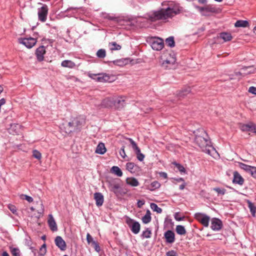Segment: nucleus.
<instances>
[{"mask_svg": "<svg viewBox=\"0 0 256 256\" xmlns=\"http://www.w3.org/2000/svg\"><path fill=\"white\" fill-rule=\"evenodd\" d=\"M86 240L88 244L92 243V244L93 242H95L94 240L92 237L90 236L89 233H88L86 234Z\"/></svg>", "mask_w": 256, "mask_h": 256, "instance_id": "nucleus-53", "label": "nucleus"}, {"mask_svg": "<svg viewBox=\"0 0 256 256\" xmlns=\"http://www.w3.org/2000/svg\"><path fill=\"white\" fill-rule=\"evenodd\" d=\"M166 242L170 244L173 243L175 240L174 233L170 230H168L164 234Z\"/></svg>", "mask_w": 256, "mask_h": 256, "instance_id": "nucleus-12", "label": "nucleus"}, {"mask_svg": "<svg viewBox=\"0 0 256 256\" xmlns=\"http://www.w3.org/2000/svg\"><path fill=\"white\" fill-rule=\"evenodd\" d=\"M248 208L250 209V212L253 216H255L256 208L253 204L250 202H248Z\"/></svg>", "mask_w": 256, "mask_h": 256, "instance_id": "nucleus-43", "label": "nucleus"}, {"mask_svg": "<svg viewBox=\"0 0 256 256\" xmlns=\"http://www.w3.org/2000/svg\"><path fill=\"white\" fill-rule=\"evenodd\" d=\"M152 220L151 213L150 210H147L146 214L142 216V220L143 223L146 224L149 223Z\"/></svg>", "mask_w": 256, "mask_h": 256, "instance_id": "nucleus-25", "label": "nucleus"}, {"mask_svg": "<svg viewBox=\"0 0 256 256\" xmlns=\"http://www.w3.org/2000/svg\"><path fill=\"white\" fill-rule=\"evenodd\" d=\"M18 42L25 46L27 48H30L34 46L36 43V38H20L18 39Z\"/></svg>", "mask_w": 256, "mask_h": 256, "instance_id": "nucleus-6", "label": "nucleus"}, {"mask_svg": "<svg viewBox=\"0 0 256 256\" xmlns=\"http://www.w3.org/2000/svg\"><path fill=\"white\" fill-rule=\"evenodd\" d=\"M108 47L111 50H118L121 49L122 47L116 42H112L108 44Z\"/></svg>", "mask_w": 256, "mask_h": 256, "instance_id": "nucleus-27", "label": "nucleus"}, {"mask_svg": "<svg viewBox=\"0 0 256 256\" xmlns=\"http://www.w3.org/2000/svg\"><path fill=\"white\" fill-rule=\"evenodd\" d=\"M12 254L14 256H20L19 252L18 249L14 248L12 251Z\"/></svg>", "mask_w": 256, "mask_h": 256, "instance_id": "nucleus-63", "label": "nucleus"}, {"mask_svg": "<svg viewBox=\"0 0 256 256\" xmlns=\"http://www.w3.org/2000/svg\"><path fill=\"white\" fill-rule=\"evenodd\" d=\"M150 208L154 212H156L158 214H160L162 212V209L159 208L158 205L154 203H152L150 204Z\"/></svg>", "mask_w": 256, "mask_h": 256, "instance_id": "nucleus-39", "label": "nucleus"}, {"mask_svg": "<svg viewBox=\"0 0 256 256\" xmlns=\"http://www.w3.org/2000/svg\"><path fill=\"white\" fill-rule=\"evenodd\" d=\"M251 176L254 178H256V167L254 166L252 171H250Z\"/></svg>", "mask_w": 256, "mask_h": 256, "instance_id": "nucleus-60", "label": "nucleus"}, {"mask_svg": "<svg viewBox=\"0 0 256 256\" xmlns=\"http://www.w3.org/2000/svg\"><path fill=\"white\" fill-rule=\"evenodd\" d=\"M84 124V120L80 118H74L71 122L68 123V126L70 128L68 132H70L72 130H79Z\"/></svg>", "mask_w": 256, "mask_h": 256, "instance_id": "nucleus-3", "label": "nucleus"}, {"mask_svg": "<svg viewBox=\"0 0 256 256\" xmlns=\"http://www.w3.org/2000/svg\"><path fill=\"white\" fill-rule=\"evenodd\" d=\"M196 8L204 16H210L212 14L218 12V10L212 5H207L204 7L197 6Z\"/></svg>", "mask_w": 256, "mask_h": 256, "instance_id": "nucleus-4", "label": "nucleus"}, {"mask_svg": "<svg viewBox=\"0 0 256 256\" xmlns=\"http://www.w3.org/2000/svg\"><path fill=\"white\" fill-rule=\"evenodd\" d=\"M190 92V88H188L180 92L179 96H186L187 94H189Z\"/></svg>", "mask_w": 256, "mask_h": 256, "instance_id": "nucleus-50", "label": "nucleus"}, {"mask_svg": "<svg viewBox=\"0 0 256 256\" xmlns=\"http://www.w3.org/2000/svg\"><path fill=\"white\" fill-rule=\"evenodd\" d=\"M61 66L64 68H72L76 66V64L72 60H64L62 62Z\"/></svg>", "mask_w": 256, "mask_h": 256, "instance_id": "nucleus-23", "label": "nucleus"}, {"mask_svg": "<svg viewBox=\"0 0 256 256\" xmlns=\"http://www.w3.org/2000/svg\"><path fill=\"white\" fill-rule=\"evenodd\" d=\"M138 160L140 162L142 161L144 158V155L141 153L140 150L135 152Z\"/></svg>", "mask_w": 256, "mask_h": 256, "instance_id": "nucleus-46", "label": "nucleus"}, {"mask_svg": "<svg viewBox=\"0 0 256 256\" xmlns=\"http://www.w3.org/2000/svg\"><path fill=\"white\" fill-rule=\"evenodd\" d=\"M161 59L162 60V66L166 68H170V66L173 65L176 61V57L170 56V60H165V58L161 56Z\"/></svg>", "mask_w": 256, "mask_h": 256, "instance_id": "nucleus-10", "label": "nucleus"}, {"mask_svg": "<svg viewBox=\"0 0 256 256\" xmlns=\"http://www.w3.org/2000/svg\"><path fill=\"white\" fill-rule=\"evenodd\" d=\"M210 220V218L208 216L205 215V216L202 218V219L200 220V223L204 226L208 227V226Z\"/></svg>", "mask_w": 256, "mask_h": 256, "instance_id": "nucleus-35", "label": "nucleus"}, {"mask_svg": "<svg viewBox=\"0 0 256 256\" xmlns=\"http://www.w3.org/2000/svg\"><path fill=\"white\" fill-rule=\"evenodd\" d=\"M166 256H177V254L174 250H172L166 252Z\"/></svg>", "mask_w": 256, "mask_h": 256, "instance_id": "nucleus-59", "label": "nucleus"}, {"mask_svg": "<svg viewBox=\"0 0 256 256\" xmlns=\"http://www.w3.org/2000/svg\"><path fill=\"white\" fill-rule=\"evenodd\" d=\"M182 8L179 4L169 2L166 8H162L157 11L152 12L147 14V18L152 22L158 20H166L172 18L174 16L181 13Z\"/></svg>", "mask_w": 256, "mask_h": 256, "instance_id": "nucleus-1", "label": "nucleus"}, {"mask_svg": "<svg viewBox=\"0 0 256 256\" xmlns=\"http://www.w3.org/2000/svg\"><path fill=\"white\" fill-rule=\"evenodd\" d=\"M254 124L250 122L247 124H240V128L243 132H252L253 128H254Z\"/></svg>", "mask_w": 256, "mask_h": 256, "instance_id": "nucleus-20", "label": "nucleus"}, {"mask_svg": "<svg viewBox=\"0 0 256 256\" xmlns=\"http://www.w3.org/2000/svg\"><path fill=\"white\" fill-rule=\"evenodd\" d=\"M46 244H43L40 250V254L42 256L44 255L46 253Z\"/></svg>", "mask_w": 256, "mask_h": 256, "instance_id": "nucleus-51", "label": "nucleus"}, {"mask_svg": "<svg viewBox=\"0 0 256 256\" xmlns=\"http://www.w3.org/2000/svg\"><path fill=\"white\" fill-rule=\"evenodd\" d=\"M158 174L160 177H162L164 179L168 178V175L166 172H160L158 173Z\"/></svg>", "mask_w": 256, "mask_h": 256, "instance_id": "nucleus-62", "label": "nucleus"}, {"mask_svg": "<svg viewBox=\"0 0 256 256\" xmlns=\"http://www.w3.org/2000/svg\"><path fill=\"white\" fill-rule=\"evenodd\" d=\"M120 186L118 184H115L112 186L110 190L116 194L117 192V190L119 188Z\"/></svg>", "mask_w": 256, "mask_h": 256, "instance_id": "nucleus-56", "label": "nucleus"}, {"mask_svg": "<svg viewBox=\"0 0 256 256\" xmlns=\"http://www.w3.org/2000/svg\"><path fill=\"white\" fill-rule=\"evenodd\" d=\"M166 43L168 46H170V48L174 47L175 42L174 37L170 36L167 38L166 40Z\"/></svg>", "mask_w": 256, "mask_h": 256, "instance_id": "nucleus-37", "label": "nucleus"}, {"mask_svg": "<svg viewBox=\"0 0 256 256\" xmlns=\"http://www.w3.org/2000/svg\"><path fill=\"white\" fill-rule=\"evenodd\" d=\"M120 154L121 156L124 158L126 156V154L125 150H124V146H122V148H120Z\"/></svg>", "mask_w": 256, "mask_h": 256, "instance_id": "nucleus-55", "label": "nucleus"}, {"mask_svg": "<svg viewBox=\"0 0 256 256\" xmlns=\"http://www.w3.org/2000/svg\"><path fill=\"white\" fill-rule=\"evenodd\" d=\"M213 190L216 192L218 195H224L226 192V189L220 188H214Z\"/></svg>", "mask_w": 256, "mask_h": 256, "instance_id": "nucleus-40", "label": "nucleus"}, {"mask_svg": "<svg viewBox=\"0 0 256 256\" xmlns=\"http://www.w3.org/2000/svg\"><path fill=\"white\" fill-rule=\"evenodd\" d=\"M140 225L138 222H136L130 230L134 234H138L140 232Z\"/></svg>", "mask_w": 256, "mask_h": 256, "instance_id": "nucleus-34", "label": "nucleus"}, {"mask_svg": "<svg viewBox=\"0 0 256 256\" xmlns=\"http://www.w3.org/2000/svg\"><path fill=\"white\" fill-rule=\"evenodd\" d=\"M102 106L104 108H111L114 106V98H107L104 99L102 102Z\"/></svg>", "mask_w": 256, "mask_h": 256, "instance_id": "nucleus-19", "label": "nucleus"}, {"mask_svg": "<svg viewBox=\"0 0 256 256\" xmlns=\"http://www.w3.org/2000/svg\"><path fill=\"white\" fill-rule=\"evenodd\" d=\"M55 243L60 250H66V244L65 242L63 240L60 236H58L55 238Z\"/></svg>", "mask_w": 256, "mask_h": 256, "instance_id": "nucleus-17", "label": "nucleus"}, {"mask_svg": "<svg viewBox=\"0 0 256 256\" xmlns=\"http://www.w3.org/2000/svg\"><path fill=\"white\" fill-rule=\"evenodd\" d=\"M173 164H174L177 169L180 172H184L186 173V170L180 164H178L176 162H174L172 163Z\"/></svg>", "mask_w": 256, "mask_h": 256, "instance_id": "nucleus-41", "label": "nucleus"}, {"mask_svg": "<svg viewBox=\"0 0 256 256\" xmlns=\"http://www.w3.org/2000/svg\"><path fill=\"white\" fill-rule=\"evenodd\" d=\"M127 140H129L130 142L132 144V149L134 150L135 152L140 150V148L137 146L136 142L131 138H127Z\"/></svg>", "mask_w": 256, "mask_h": 256, "instance_id": "nucleus-38", "label": "nucleus"}, {"mask_svg": "<svg viewBox=\"0 0 256 256\" xmlns=\"http://www.w3.org/2000/svg\"><path fill=\"white\" fill-rule=\"evenodd\" d=\"M164 46V41L160 38H153L151 42L152 48L156 50H161Z\"/></svg>", "mask_w": 256, "mask_h": 256, "instance_id": "nucleus-7", "label": "nucleus"}, {"mask_svg": "<svg viewBox=\"0 0 256 256\" xmlns=\"http://www.w3.org/2000/svg\"><path fill=\"white\" fill-rule=\"evenodd\" d=\"M144 204V200H139L138 202V207L141 208Z\"/></svg>", "mask_w": 256, "mask_h": 256, "instance_id": "nucleus-64", "label": "nucleus"}, {"mask_svg": "<svg viewBox=\"0 0 256 256\" xmlns=\"http://www.w3.org/2000/svg\"><path fill=\"white\" fill-rule=\"evenodd\" d=\"M249 24L247 20H238L234 24L236 27H242L246 28L248 26Z\"/></svg>", "mask_w": 256, "mask_h": 256, "instance_id": "nucleus-26", "label": "nucleus"}, {"mask_svg": "<svg viewBox=\"0 0 256 256\" xmlns=\"http://www.w3.org/2000/svg\"><path fill=\"white\" fill-rule=\"evenodd\" d=\"M206 214H200V213H197L195 214L194 217L196 220H197L200 222V220L202 219V218L205 216Z\"/></svg>", "mask_w": 256, "mask_h": 256, "instance_id": "nucleus-52", "label": "nucleus"}, {"mask_svg": "<svg viewBox=\"0 0 256 256\" xmlns=\"http://www.w3.org/2000/svg\"><path fill=\"white\" fill-rule=\"evenodd\" d=\"M125 218L126 224H128V226L131 230L132 228L134 226V224H135V222H136V221H135L134 220L130 218L128 216H126Z\"/></svg>", "mask_w": 256, "mask_h": 256, "instance_id": "nucleus-32", "label": "nucleus"}, {"mask_svg": "<svg viewBox=\"0 0 256 256\" xmlns=\"http://www.w3.org/2000/svg\"><path fill=\"white\" fill-rule=\"evenodd\" d=\"M234 178L232 182L234 184L242 186L244 183V179L240 174L236 171L234 172Z\"/></svg>", "mask_w": 256, "mask_h": 256, "instance_id": "nucleus-13", "label": "nucleus"}, {"mask_svg": "<svg viewBox=\"0 0 256 256\" xmlns=\"http://www.w3.org/2000/svg\"><path fill=\"white\" fill-rule=\"evenodd\" d=\"M111 172L118 176H122V172L121 170L117 166H114L111 168Z\"/></svg>", "mask_w": 256, "mask_h": 256, "instance_id": "nucleus-28", "label": "nucleus"}, {"mask_svg": "<svg viewBox=\"0 0 256 256\" xmlns=\"http://www.w3.org/2000/svg\"><path fill=\"white\" fill-rule=\"evenodd\" d=\"M210 227L214 230H219L222 227V222L218 218H214L212 220Z\"/></svg>", "mask_w": 256, "mask_h": 256, "instance_id": "nucleus-11", "label": "nucleus"}, {"mask_svg": "<svg viewBox=\"0 0 256 256\" xmlns=\"http://www.w3.org/2000/svg\"><path fill=\"white\" fill-rule=\"evenodd\" d=\"M88 76L90 78L99 82H105L108 80L109 77L104 74H94L89 73Z\"/></svg>", "mask_w": 256, "mask_h": 256, "instance_id": "nucleus-9", "label": "nucleus"}, {"mask_svg": "<svg viewBox=\"0 0 256 256\" xmlns=\"http://www.w3.org/2000/svg\"><path fill=\"white\" fill-rule=\"evenodd\" d=\"M162 56L163 57V58H165V60H170V57H175L174 54L172 53H170L168 52H166L162 54Z\"/></svg>", "mask_w": 256, "mask_h": 256, "instance_id": "nucleus-49", "label": "nucleus"}, {"mask_svg": "<svg viewBox=\"0 0 256 256\" xmlns=\"http://www.w3.org/2000/svg\"><path fill=\"white\" fill-rule=\"evenodd\" d=\"M256 69L254 68L253 66H245L242 68L240 72H236V76H244L248 74H253L255 72Z\"/></svg>", "mask_w": 256, "mask_h": 256, "instance_id": "nucleus-8", "label": "nucleus"}, {"mask_svg": "<svg viewBox=\"0 0 256 256\" xmlns=\"http://www.w3.org/2000/svg\"><path fill=\"white\" fill-rule=\"evenodd\" d=\"M46 50L44 46H40L36 49V54L38 61L41 62L44 60V56Z\"/></svg>", "mask_w": 256, "mask_h": 256, "instance_id": "nucleus-14", "label": "nucleus"}, {"mask_svg": "<svg viewBox=\"0 0 256 256\" xmlns=\"http://www.w3.org/2000/svg\"><path fill=\"white\" fill-rule=\"evenodd\" d=\"M248 92L252 94H256V88L254 86H250L249 88Z\"/></svg>", "mask_w": 256, "mask_h": 256, "instance_id": "nucleus-61", "label": "nucleus"}, {"mask_svg": "<svg viewBox=\"0 0 256 256\" xmlns=\"http://www.w3.org/2000/svg\"><path fill=\"white\" fill-rule=\"evenodd\" d=\"M198 134L196 135L195 142L202 148V150L210 156H214L217 152L210 144L208 134L203 129L198 130Z\"/></svg>", "mask_w": 256, "mask_h": 256, "instance_id": "nucleus-2", "label": "nucleus"}, {"mask_svg": "<svg viewBox=\"0 0 256 256\" xmlns=\"http://www.w3.org/2000/svg\"><path fill=\"white\" fill-rule=\"evenodd\" d=\"M92 246L95 249V250L97 252H99L100 250V247L98 244V243L96 242H92Z\"/></svg>", "mask_w": 256, "mask_h": 256, "instance_id": "nucleus-54", "label": "nucleus"}, {"mask_svg": "<svg viewBox=\"0 0 256 256\" xmlns=\"http://www.w3.org/2000/svg\"><path fill=\"white\" fill-rule=\"evenodd\" d=\"M176 231L180 235H184L186 232L184 227L182 225L176 226Z\"/></svg>", "mask_w": 256, "mask_h": 256, "instance_id": "nucleus-29", "label": "nucleus"}, {"mask_svg": "<svg viewBox=\"0 0 256 256\" xmlns=\"http://www.w3.org/2000/svg\"><path fill=\"white\" fill-rule=\"evenodd\" d=\"M151 231L148 228H147L142 232V236L146 238H150L151 236Z\"/></svg>", "mask_w": 256, "mask_h": 256, "instance_id": "nucleus-44", "label": "nucleus"}, {"mask_svg": "<svg viewBox=\"0 0 256 256\" xmlns=\"http://www.w3.org/2000/svg\"><path fill=\"white\" fill-rule=\"evenodd\" d=\"M48 224L50 229L52 231L54 232L58 230L56 224L52 214L48 215Z\"/></svg>", "mask_w": 256, "mask_h": 256, "instance_id": "nucleus-15", "label": "nucleus"}, {"mask_svg": "<svg viewBox=\"0 0 256 256\" xmlns=\"http://www.w3.org/2000/svg\"><path fill=\"white\" fill-rule=\"evenodd\" d=\"M160 186V184L159 182L158 181H154L148 186V189L151 191H152L158 188Z\"/></svg>", "mask_w": 256, "mask_h": 256, "instance_id": "nucleus-30", "label": "nucleus"}, {"mask_svg": "<svg viewBox=\"0 0 256 256\" xmlns=\"http://www.w3.org/2000/svg\"><path fill=\"white\" fill-rule=\"evenodd\" d=\"M126 182L127 184L132 186H137L139 185V182L134 178H128L126 180Z\"/></svg>", "mask_w": 256, "mask_h": 256, "instance_id": "nucleus-24", "label": "nucleus"}, {"mask_svg": "<svg viewBox=\"0 0 256 256\" xmlns=\"http://www.w3.org/2000/svg\"><path fill=\"white\" fill-rule=\"evenodd\" d=\"M125 101L124 97H118L114 100V106L118 109L121 108L124 106Z\"/></svg>", "mask_w": 256, "mask_h": 256, "instance_id": "nucleus-18", "label": "nucleus"}, {"mask_svg": "<svg viewBox=\"0 0 256 256\" xmlns=\"http://www.w3.org/2000/svg\"><path fill=\"white\" fill-rule=\"evenodd\" d=\"M134 166L135 164L133 162H128L126 164V169L131 172H132Z\"/></svg>", "mask_w": 256, "mask_h": 256, "instance_id": "nucleus-48", "label": "nucleus"}, {"mask_svg": "<svg viewBox=\"0 0 256 256\" xmlns=\"http://www.w3.org/2000/svg\"><path fill=\"white\" fill-rule=\"evenodd\" d=\"M32 156L34 158H36L38 160H40L42 158L41 153L39 151H38V150H34L32 151Z\"/></svg>", "mask_w": 256, "mask_h": 256, "instance_id": "nucleus-42", "label": "nucleus"}, {"mask_svg": "<svg viewBox=\"0 0 256 256\" xmlns=\"http://www.w3.org/2000/svg\"><path fill=\"white\" fill-rule=\"evenodd\" d=\"M37 204L40 206V208L38 207L36 208V210H37V211L38 212V214H42L43 213L44 211V206L42 204V202H37Z\"/></svg>", "mask_w": 256, "mask_h": 256, "instance_id": "nucleus-47", "label": "nucleus"}, {"mask_svg": "<svg viewBox=\"0 0 256 256\" xmlns=\"http://www.w3.org/2000/svg\"><path fill=\"white\" fill-rule=\"evenodd\" d=\"M96 55L100 58H104L106 56V51L104 49H100L96 52Z\"/></svg>", "mask_w": 256, "mask_h": 256, "instance_id": "nucleus-36", "label": "nucleus"}, {"mask_svg": "<svg viewBox=\"0 0 256 256\" xmlns=\"http://www.w3.org/2000/svg\"><path fill=\"white\" fill-rule=\"evenodd\" d=\"M106 152V147H105V146L104 144L102 143V142H100V143L96 148V154H104Z\"/></svg>", "mask_w": 256, "mask_h": 256, "instance_id": "nucleus-22", "label": "nucleus"}, {"mask_svg": "<svg viewBox=\"0 0 256 256\" xmlns=\"http://www.w3.org/2000/svg\"><path fill=\"white\" fill-rule=\"evenodd\" d=\"M22 198L25 199L29 202H31L33 201V198L31 196H28L27 195H22Z\"/></svg>", "mask_w": 256, "mask_h": 256, "instance_id": "nucleus-57", "label": "nucleus"}, {"mask_svg": "<svg viewBox=\"0 0 256 256\" xmlns=\"http://www.w3.org/2000/svg\"><path fill=\"white\" fill-rule=\"evenodd\" d=\"M174 218L177 221H181L184 219L185 216H182L180 212H176L174 214Z\"/></svg>", "mask_w": 256, "mask_h": 256, "instance_id": "nucleus-45", "label": "nucleus"}, {"mask_svg": "<svg viewBox=\"0 0 256 256\" xmlns=\"http://www.w3.org/2000/svg\"><path fill=\"white\" fill-rule=\"evenodd\" d=\"M218 38L223 40L224 42H226L231 40L232 37L230 33L223 32L219 34Z\"/></svg>", "mask_w": 256, "mask_h": 256, "instance_id": "nucleus-21", "label": "nucleus"}, {"mask_svg": "<svg viewBox=\"0 0 256 256\" xmlns=\"http://www.w3.org/2000/svg\"><path fill=\"white\" fill-rule=\"evenodd\" d=\"M8 208L10 209V210L13 213V214H16V207L14 206V205H12V204H10L8 206Z\"/></svg>", "mask_w": 256, "mask_h": 256, "instance_id": "nucleus-58", "label": "nucleus"}, {"mask_svg": "<svg viewBox=\"0 0 256 256\" xmlns=\"http://www.w3.org/2000/svg\"><path fill=\"white\" fill-rule=\"evenodd\" d=\"M94 199L96 200V204L98 206H100L103 204L104 198L103 195L100 192L94 193Z\"/></svg>", "mask_w": 256, "mask_h": 256, "instance_id": "nucleus-16", "label": "nucleus"}, {"mask_svg": "<svg viewBox=\"0 0 256 256\" xmlns=\"http://www.w3.org/2000/svg\"><path fill=\"white\" fill-rule=\"evenodd\" d=\"M239 166L242 169L246 170L247 172H249L250 174V171H252V168L254 167V166L247 165L246 164H244L242 163V162H240L239 164Z\"/></svg>", "mask_w": 256, "mask_h": 256, "instance_id": "nucleus-31", "label": "nucleus"}, {"mask_svg": "<svg viewBox=\"0 0 256 256\" xmlns=\"http://www.w3.org/2000/svg\"><path fill=\"white\" fill-rule=\"evenodd\" d=\"M48 8L47 5L42 4L41 8L38 9V14L39 20L45 22L47 19Z\"/></svg>", "mask_w": 256, "mask_h": 256, "instance_id": "nucleus-5", "label": "nucleus"}, {"mask_svg": "<svg viewBox=\"0 0 256 256\" xmlns=\"http://www.w3.org/2000/svg\"><path fill=\"white\" fill-rule=\"evenodd\" d=\"M20 128V126L18 124H13L10 126V133L14 134H18V130Z\"/></svg>", "mask_w": 256, "mask_h": 256, "instance_id": "nucleus-33", "label": "nucleus"}]
</instances>
